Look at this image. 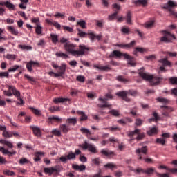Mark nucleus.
<instances>
[{
	"label": "nucleus",
	"mask_w": 177,
	"mask_h": 177,
	"mask_svg": "<svg viewBox=\"0 0 177 177\" xmlns=\"http://www.w3.org/2000/svg\"><path fill=\"white\" fill-rule=\"evenodd\" d=\"M77 45L73 44L70 42H67L64 44V48L66 52L71 53L72 56H75V57H80L81 56H84L85 55L86 50H89V48L86 47V46H79L80 50H75Z\"/></svg>",
	"instance_id": "1"
},
{
	"label": "nucleus",
	"mask_w": 177,
	"mask_h": 177,
	"mask_svg": "<svg viewBox=\"0 0 177 177\" xmlns=\"http://www.w3.org/2000/svg\"><path fill=\"white\" fill-rule=\"evenodd\" d=\"M138 74L143 80L151 81V85H160V84H161L164 80V77L151 75L146 73V72H145V68H141L139 69Z\"/></svg>",
	"instance_id": "2"
},
{
	"label": "nucleus",
	"mask_w": 177,
	"mask_h": 177,
	"mask_svg": "<svg viewBox=\"0 0 177 177\" xmlns=\"http://www.w3.org/2000/svg\"><path fill=\"white\" fill-rule=\"evenodd\" d=\"M111 57H117L118 59L124 57V59L128 60V64L131 66V67H135V66H136V64L135 63V58L129 55L128 53H121L118 50H113L111 54Z\"/></svg>",
	"instance_id": "3"
},
{
	"label": "nucleus",
	"mask_w": 177,
	"mask_h": 177,
	"mask_svg": "<svg viewBox=\"0 0 177 177\" xmlns=\"http://www.w3.org/2000/svg\"><path fill=\"white\" fill-rule=\"evenodd\" d=\"M128 95H131V96H137L138 91L136 90H128L116 93V96L121 97L124 102H131V100L128 97Z\"/></svg>",
	"instance_id": "4"
},
{
	"label": "nucleus",
	"mask_w": 177,
	"mask_h": 177,
	"mask_svg": "<svg viewBox=\"0 0 177 177\" xmlns=\"http://www.w3.org/2000/svg\"><path fill=\"white\" fill-rule=\"evenodd\" d=\"M127 135L129 138H130L131 140H135V139L138 141L142 140L145 139V133H140V129H136L134 131H128Z\"/></svg>",
	"instance_id": "5"
},
{
	"label": "nucleus",
	"mask_w": 177,
	"mask_h": 177,
	"mask_svg": "<svg viewBox=\"0 0 177 177\" xmlns=\"http://www.w3.org/2000/svg\"><path fill=\"white\" fill-rule=\"evenodd\" d=\"M111 99V93H109L105 95V97L102 98V97H100L98 98L99 102H102L101 104H97V107H100V109H106L107 107L110 108V105L109 103H107L108 100H110Z\"/></svg>",
	"instance_id": "6"
},
{
	"label": "nucleus",
	"mask_w": 177,
	"mask_h": 177,
	"mask_svg": "<svg viewBox=\"0 0 177 177\" xmlns=\"http://www.w3.org/2000/svg\"><path fill=\"white\" fill-rule=\"evenodd\" d=\"M113 9L114 10V13L111 15V19H117L118 23H121L124 21V17H118V12H120V9H121V6L118 5V3H114L113 5Z\"/></svg>",
	"instance_id": "7"
},
{
	"label": "nucleus",
	"mask_w": 177,
	"mask_h": 177,
	"mask_svg": "<svg viewBox=\"0 0 177 177\" xmlns=\"http://www.w3.org/2000/svg\"><path fill=\"white\" fill-rule=\"evenodd\" d=\"M63 169V167L60 165H55V167H46L44 169V171L45 174H49L50 175H57L59 172H61V171Z\"/></svg>",
	"instance_id": "8"
},
{
	"label": "nucleus",
	"mask_w": 177,
	"mask_h": 177,
	"mask_svg": "<svg viewBox=\"0 0 177 177\" xmlns=\"http://www.w3.org/2000/svg\"><path fill=\"white\" fill-rule=\"evenodd\" d=\"M162 32L164 33V36L160 37L161 42H165V44H169V42L172 41V38H175V36H174L169 32L163 30Z\"/></svg>",
	"instance_id": "9"
},
{
	"label": "nucleus",
	"mask_w": 177,
	"mask_h": 177,
	"mask_svg": "<svg viewBox=\"0 0 177 177\" xmlns=\"http://www.w3.org/2000/svg\"><path fill=\"white\" fill-rule=\"evenodd\" d=\"M83 150H88L91 153H93V154L97 153V149H96V146L87 143L85 142L82 146Z\"/></svg>",
	"instance_id": "10"
},
{
	"label": "nucleus",
	"mask_w": 177,
	"mask_h": 177,
	"mask_svg": "<svg viewBox=\"0 0 177 177\" xmlns=\"http://www.w3.org/2000/svg\"><path fill=\"white\" fill-rule=\"evenodd\" d=\"M68 160H75V153L73 151H70L66 156H61L59 158V161L62 162H67Z\"/></svg>",
	"instance_id": "11"
},
{
	"label": "nucleus",
	"mask_w": 177,
	"mask_h": 177,
	"mask_svg": "<svg viewBox=\"0 0 177 177\" xmlns=\"http://www.w3.org/2000/svg\"><path fill=\"white\" fill-rule=\"evenodd\" d=\"M177 6V3L172 1L169 0L167 3L165 4L164 6L162 7V9H167L169 12H171V13H174L172 12V8H176Z\"/></svg>",
	"instance_id": "12"
},
{
	"label": "nucleus",
	"mask_w": 177,
	"mask_h": 177,
	"mask_svg": "<svg viewBox=\"0 0 177 177\" xmlns=\"http://www.w3.org/2000/svg\"><path fill=\"white\" fill-rule=\"evenodd\" d=\"M36 66V67H39V63L30 60L29 62L26 63V68L29 73L32 71V67Z\"/></svg>",
	"instance_id": "13"
},
{
	"label": "nucleus",
	"mask_w": 177,
	"mask_h": 177,
	"mask_svg": "<svg viewBox=\"0 0 177 177\" xmlns=\"http://www.w3.org/2000/svg\"><path fill=\"white\" fill-rule=\"evenodd\" d=\"M136 154H138V159L139 160H142L143 158L142 157V154H147V147L144 146L141 149H138L136 151Z\"/></svg>",
	"instance_id": "14"
},
{
	"label": "nucleus",
	"mask_w": 177,
	"mask_h": 177,
	"mask_svg": "<svg viewBox=\"0 0 177 177\" xmlns=\"http://www.w3.org/2000/svg\"><path fill=\"white\" fill-rule=\"evenodd\" d=\"M48 124H53V122H62V118L58 116H50L48 118Z\"/></svg>",
	"instance_id": "15"
},
{
	"label": "nucleus",
	"mask_w": 177,
	"mask_h": 177,
	"mask_svg": "<svg viewBox=\"0 0 177 177\" xmlns=\"http://www.w3.org/2000/svg\"><path fill=\"white\" fill-rule=\"evenodd\" d=\"M30 129H31L33 131L34 135L35 136H37V138H39L41 136V129L37 126H30Z\"/></svg>",
	"instance_id": "16"
},
{
	"label": "nucleus",
	"mask_w": 177,
	"mask_h": 177,
	"mask_svg": "<svg viewBox=\"0 0 177 177\" xmlns=\"http://www.w3.org/2000/svg\"><path fill=\"white\" fill-rule=\"evenodd\" d=\"M8 89L12 92V95H14L15 97H17V99L20 97V91L16 89L15 86H8Z\"/></svg>",
	"instance_id": "17"
},
{
	"label": "nucleus",
	"mask_w": 177,
	"mask_h": 177,
	"mask_svg": "<svg viewBox=\"0 0 177 177\" xmlns=\"http://www.w3.org/2000/svg\"><path fill=\"white\" fill-rule=\"evenodd\" d=\"M46 22L47 24H50V26H54V27H55L57 30H60V28H62V25H60V24H59L57 21H52L47 19H46Z\"/></svg>",
	"instance_id": "18"
},
{
	"label": "nucleus",
	"mask_w": 177,
	"mask_h": 177,
	"mask_svg": "<svg viewBox=\"0 0 177 177\" xmlns=\"http://www.w3.org/2000/svg\"><path fill=\"white\" fill-rule=\"evenodd\" d=\"M0 131H3L2 136L3 138H12V135L9 134V131H6V126L0 124Z\"/></svg>",
	"instance_id": "19"
},
{
	"label": "nucleus",
	"mask_w": 177,
	"mask_h": 177,
	"mask_svg": "<svg viewBox=\"0 0 177 177\" xmlns=\"http://www.w3.org/2000/svg\"><path fill=\"white\" fill-rule=\"evenodd\" d=\"M159 63H161L163 67H172V63H171V62H169L167 58L160 59Z\"/></svg>",
	"instance_id": "20"
},
{
	"label": "nucleus",
	"mask_w": 177,
	"mask_h": 177,
	"mask_svg": "<svg viewBox=\"0 0 177 177\" xmlns=\"http://www.w3.org/2000/svg\"><path fill=\"white\" fill-rule=\"evenodd\" d=\"M72 168L75 169V171H79L80 172H82V171H85V169H86V166L84 165H72Z\"/></svg>",
	"instance_id": "21"
},
{
	"label": "nucleus",
	"mask_w": 177,
	"mask_h": 177,
	"mask_svg": "<svg viewBox=\"0 0 177 177\" xmlns=\"http://www.w3.org/2000/svg\"><path fill=\"white\" fill-rule=\"evenodd\" d=\"M94 68H97L98 70H101V71H109L111 70L110 66H102V65H93Z\"/></svg>",
	"instance_id": "22"
},
{
	"label": "nucleus",
	"mask_w": 177,
	"mask_h": 177,
	"mask_svg": "<svg viewBox=\"0 0 177 177\" xmlns=\"http://www.w3.org/2000/svg\"><path fill=\"white\" fill-rule=\"evenodd\" d=\"M124 19L126 20L127 24H132V12H131L130 10L127 12Z\"/></svg>",
	"instance_id": "23"
},
{
	"label": "nucleus",
	"mask_w": 177,
	"mask_h": 177,
	"mask_svg": "<svg viewBox=\"0 0 177 177\" xmlns=\"http://www.w3.org/2000/svg\"><path fill=\"white\" fill-rule=\"evenodd\" d=\"M7 30L12 35H15L16 37L19 35V30H17V29L15 28V27L13 26H7Z\"/></svg>",
	"instance_id": "24"
},
{
	"label": "nucleus",
	"mask_w": 177,
	"mask_h": 177,
	"mask_svg": "<svg viewBox=\"0 0 177 177\" xmlns=\"http://www.w3.org/2000/svg\"><path fill=\"white\" fill-rule=\"evenodd\" d=\"M135 44H136V41H132L130 44H116L115 46H118L119 48H133L135 46Z\"/></svg>",
	"instance_id": "25"
},
{
	"label": "nucleus",
	"mask_w": 177,
	"mask_h": 177,
	"mask_svg": "<svg viewBox=\"0 0 177 177\" xmlns=\"http://www.w3.org/2000/svg\"><path fill=\"white\" fill-rule=\"evenodd\" d=\"M66 69L67 65L66 64H62L59 67L58 73H59L62 75H64V74H66Z\"/></svg>",
	"instance_id": "26"
},
{
	"label": "nucleus",
	"mask_w": 177,
	"mask_h": 177,
	"mask_svg": "<svg viewBox=\"0 0 177 177\" xmlns=\"http://www.w3.org/2000/svg\"><path fill=\"white\" fill-rule=\"evenodd\" d=\"M71 100L68 98H63V97H58V98H55L53 100L54 103L55 104H57V103H64V102H70Z\"/></svg>",
	"instance_id": "27"
},
{
	"label": "nucleus",
	"mask_w": 177,
	"mask_h": 177,
	"mask_svg": "<svg viewBox=\"0 0 177 177\" xmlns=\"http://www.w3.org/2000/svg\"><path fill=\"white\" fill-rule=\"evenodd\" d=\"M45 153L43 152H36L35 153V157L33 158L35 162H38V161H41V157L44 156Z\"/></svg>",
	"instance_id": "28"
},
{
	"label": "nucleus",
	"mask_w": 177,
	"mask_h": 177,
	"mask_svg": "<svg viewBox=\"0 0 177 177\" xmlns=\"http://www.w3.org/2000/svg\"><path fill=\"white\" fill-rule=\"evenodd\" d=\"M66 122L68 125H75L77 122V118H69L66 119Z\"/></svg>",
	"instance_id": "29"
},
{
	"label": "nucleus",
	"mask_w": 177,
	"mask_h": 177,
	"mask_svg": "<svg viewBox=\"0 0 177 177\" xmlns=\"http://www.w3.org/2000/svg\"><path fill=\"white\" fill-rule=\"evenodd\" d=\"M136 6H139V5H143V6H146L147 5V0H136L133 2Z\"/></svg>",
	"instance_id": "30"
},
{
	"label": "nucleus",
	"mask_w": 177,
	"mask_h": 177,
	"mask_svg": "<svg viewBox=\"0 0 177 177\" xmlns=\"http://www.w3.org/2000/svg\"><path fill=\"white\" fill-rule=\"evenodd\" d=\"M1 145H6V146L8 147L10 149H13V143L10 141L5 140H0Z\"/></svg>",
	"instance_id": "31"
},
{
	"label": "nucleus",
	"mask_w": 177,
	"mask_h": 177,
	"mask_svg": "<svg viewBox=\"0 0 177 177\" xmlns=\"http://www.w3.org/2000/svg\"><path fill=\"white\" fill-rule=\"evenodd\" d=\"M1 145H6V146L8 147L10 149H13V143L10 141L5 140H0Z\"/></svg>",
	"instance_id": "32"
},
{
	"label": "nucleus",
	"mask_w": 177,
	"mask_h": 177,
	"mask_svg": "<svg viewBox=\"0 0 177 177\" xmlns=\"http://www.w3.org/2000/svg\"><path fill=\"white\" fill-rule=\"evenodd\" d=\"M77 114L81 115L80 121H86L88 120V116L84 113V111H77Z\"/></svg>",
	"instance_id": "33"
},
{
	"label": "nucleus",
	"mask_w": 177,
	"mask_h": 177,
	"mask_svg": "<svg viewBox=\"0 0 177 177\" xmlns=\"http://www.w3.org/2000/svg\"><path fill=\"white\" fill-rule=\"evenodd\" d=\"M60 131L63 132V133H67L68 131H70V128H68V126L67 124H61L59 127Z\"/></svg>",
	"instance_id": "34"
},
{
	"label": "nucleus",
	"mask_w": 177,
	"mask_h": 177,
	"mask_svg": "<svg viewBox=\"0 0 177 177\" xmlns=\"http://www.w3.org/2000/svg\"><path fill=\"white\" fill-rule=\"evenodd\" d=\"M80 131L82 132V133H83V135H86V136H87L88 138H89V136L92 135V133H91V131H89V130L86 128L82 127L80 129Z\"/></svg>",
	"instance_id": "35"
},
{
	"label": "nucleus",
	"mask_w": 177,
	"mask_h": 177,
	"mask_svg": "<svg viewBox=\"0 0 177 177\" xmlns=\"http://www.w3.org/2000/svg\"><path fill=\"white\" fill-rule=\"evenodd\" d=\"M55 56L57 57H62V59H68V55L64 53L61 52V51L57 52L55 53Z\"/></svg>",
	"instance_id": "36"
},
{
	"label": "nucleus",
	"mask_w": 177,
	"mask_h": 177,
	"mask_svg": "<svg viewBox=\"0 0 177 177\" xmlns=\"http://www.w3.org/2000/svg\"><path fill=\"white\" fill-rule=\"evenodd\" d=\"M156 169L154 167H149L147 169H144V174H147V175H153L154 174V171Z\"/></svg>",
	"instance_id": "37"
},
{
	"label": "nucleus",
	"mask_w": 177,
	"mask_h": 177,
	"mask_svg": "<svg viewBox=\"0 0 177 177\" xmlns=\"http://www.w3.org/2000/svg\"><path fill=\"white\" fill-rule=\"evenodd\" d=\"M35 32L37 35H42V26H41V25L37 24V26L35 27Z\"/></svg>",
	"instance_id": "38"
},
{
	"label": "nucleus",
	"mask_w": 177,
	"mask_h": 177,
	"mask_svg": "<svg viewBox=\"0 0 177 177\" xmlns=\"http://www.w3.org/2000/svg\"><path fill=\"white\" fill-rule=\"evenodd\" d=\"M147 135H149V136H153V135H157V128H151L149 131H147Z\"/></svg>",
	"instance_id": "39"
},
{
	"label": "nucleus",
	"mask_w": 177,
	"mask_h": 177,
	"mask_svg": "<svg viewBox=\"0 0 177 177\" xmlns=\"http://www.w3.org/2000/svg\"><path fill=\"white\" fill-rule=\"evenodd\" d=\"M18 48H19L22 50H31L32 49V47H31V46L21 45V44H19Z\"/></svg>",
	"instance_id": "40"
},
{
	"label": "nucleus",
	"mask_w": 177,
	"mask_h": 177,
	"mask_svg": "<svg viewBox=\"0 0 177 177\" xmlns=\"http://www.w3.org/2000/svg\"><path fill=\"white\" fill-rule=\"evenodd\" d=\"M161 109H163V111H167V113H172L174 111V108L171 106H161Z\"/></svg>",
	"instance_id": "41"
},
{
	"label": "nucleus",
	"mask_w": 177,
	"mask_h": 177,
	"mask_svg": "<svg viewBox=\"0 0 177 177\" xmlns=\"http://www.w3.org/2000/svg\"><path fill=\"white\" fill-rule=\"evenodd\" d=\"M157 100L160 102V103H163L164 104H167L168 103H169V100L167 99V98H164L162 97H158Z\"/></svg>",
	"instance_id": "42"
},
{
	"label": "nucleus",
	"mask_w": 177,
	"mask_h": 177,
	"mask_svg": "<svg viewBox=\"0 0 177 177\" xmlns=\"http://www.w3.org/2000/svg\"><path fill=\"white\" fill-rule=\"evenodd\" d=\"M50 37L53 44H57V42H59V37H57V35L51 34Z\"/></svg>",
	"instance_id": "43"
},
{
	"label": "nucleus",
	"mask_w": 177,
	"mask_h": 177,
	"mask_svg": "<svg viewBox=\"0 0 177 177\" xmlns=\"http://www.w3.org/2000/svg\"><path fill=\"white\" fill-rule=\"evenodd\" d=\"M117 80L118 81H120V82H123V84H127V82H129V80L128 79H125L123 76L122 75H119L117 77Z\"/></svg>",
	"instance_id": "44"
},
{
	"label": "nucleus",
	"mask_w": 177,
	"mask_h": 177,
	"mask_svg": "<svg viewBox=\"0 0 177 177\" xmlns=\"http://www.w3.org/2000/svg\"><path fill=\"white\" fill-rule=\"evenodd\" d=\"M30 110H31L32 113L33 114H35V115H41V111L34 108V107H29Z\"/></svg>",
	"instance_id": "45"
},
{
	"label": "nucleus",
	"mask_w": 177,
	"mask_h": 177,
	"mask_svg": "<svg viewBox=\"0 0 177 177\" xmlns=\"http://www.w3.org/2000/svg\"><path fill=\"white\" fill-rule=\"evenodd\" d=\"M6 6L10 10H15V6L14 4H12V3L9 1H6Z\"/></svg>",
	"instance_id": "46"
},
{
	"label": "nucleus",
	"mask_w": 177,
	"mask_h": 177,
	"mask_svg": "<svg viewBox=\"0 0 177 177\" xmlns=\"http://www.w3.org/2000/svg\"><path fill=\"white\" fill-rule=\"evenodd\" d=\"M20 68V66L19 65H14L12 67L10 68L8 71V73H15L17 70Z\"/></svg>",
	"instance_id": "47"
},
{
	"label": "nucleus",
	"mask_w": 177,
	"mask_h": 177,
	"mask_svg": "<svg viewBox=\"0 0 177 177\" xmlns=\"http://www.w3.org/2000/svg\"><path fill=\"white\" fill-rule=\"evenodd\" d=\"M143 122H145L143 120L137 118L135 122V125H136V127H142V125H143Z\"/></svg>",
	"instance_id": "48"
},
{
	"label": "nucleus",
	"mask_w": 177,
	"mask_h": 177,
	"mask_svg": "<svg viewBox=\"0 0 177 177\" xmlns=\"http://www.w3.org/2000/svg\"><path fill=\"white\" fill-rule=\"evenodd\" d=\"M154 26V21H150L145 24L144 27L145 28H151Z\"/></svg>",
	"instance_id": "49"
},
{
	"label": "nucleus",
	"mask_w": 177,
	"mask_h": 177,
	"mask_svg": "<svg viewBox=\"0 0 177 177\" xmlns=\"http://www.w3.org/2000/svg\"><path fill=\"white\" fill-rule=\"evenodd\" d=\"M77 26H80L82 28H86V22L84 20H80L77 23Z\"/></svg>",
	"instance_id": "50"
},
{
	"label": "nucleus",
	"mask_w": 177,
	"mask_h": 177,
	"mask_svg": "<svg viewBox=\"0 0 177 177\" xmlns=\"http://www.w3.org/2000/svg\"><path fill=\"white\" fill-rule=\"evenodd\" d=\"M30 160H27L26 158H22L19 160V164L21 165H24V164H30Z\"/></svg>",
	"instance_id": "51"
},
{
	"label": "nucleus",
	"mask_w": 177,
	"mask_h": 177,
	"mask_svg": "<svg viewBox=\"0 0 177 177\" xmlns=\"http://www.w3.org/2000/svg\"><path fill=\"white\" fill-rule=\"evenodd\" d=\"M4 175H7L8 176H15V174L14 171H11L10 170H4L3 171Z\"/></svg>",
	"instance_id": "52"
},
{
	"label": "nucleus",
	"mask_w": 177,
	"mask_h": 177,
	"mask_svg": "<svg viewBox=\"0 0 177 177\" xmlns=\"http://www.w3.org/2000/svg\"><path fill=\"white\" fill-rule=\"evenodd\" d=\"M153 115L154 118L149 119V122L158 121V120H160V117L158 116V114H157L156 112H153Z\"/></svg>",
	"instance_id": "53"
},
{
	"label": "nucleus",
	"mask_w": 177,
	"mask_h": 177,
	"mask_svg": "<svg viewBox=\"0 0 177 177\" xmlns=\"http://www.w3.org/2000/svg\"><path fill=\"white\" fill-rule=\"evenodd\" d=\"M77 35H79V37H80V38H84V37H85V35H88V34L82 30H81V29L77 28Z\"/></svg>",
	"instance_id": "54"
},
{
	"label": "nucleus",
	"mask_w": 177,
	"mask_h": 177,
	"mask_svg": "<svg viewBox=\"0 0 177 177\" xmlns=\"http://www.w3.org/2000/svg\"><path fill=\"white\" fill-rule=\"evenodd\" d=\"M52 133L55 136H62V132L57 129L53 130Z\"/></svg>",
	"instance_id": "55"
},
{
	"label": "nucleus",
	"mask_w": 177,
	"mask_h": 177,
	"mask_svg": "<svg viewBox=\"0 0 177 177\" xmlns=\"http://www.w3.org/2000/svg\"><path fill=\"white\" fill-rule=\"evenodd\" d=\"M111 115H114V117H120V115H121L120 114V111L115 110V109H112L111 110Z\"/></svg>",
	"instance_id": "56"
},
{
	"label": "nucleus",
	"mask_w": 177,
	"mask_h": 177,
	"mask_svg": "<svg viewBox=\"0 0 177 177\" xmlns=\"http://www.w3.org/2000/svg\"><path fill=\"white\" fill-rule=\"evenodd\" d=\"M62 28L65 31H68V32H74V29H73V28H71V27L62 26Z\"/></svg>",
	"instance_id": "57"
},
{
	"label": "nucleus",
	"mask_w": 177,
	"mask_h": 177,
	"mask_svg": "<svg viewBox=\"0 0 177 177\" xmlns=\"http://www.w3.org/2000/svg\"><path fill=\"white\" fill-rule=\"evenodd\" d=\"M84 177H111L110 175L109 176H102V174H100V173L94 174V175H86L84 176Z\"/></svg>",
	"instance_id": "58"
},
{
	"label": "nucleus",
	"mask_w": 177,
	"mask_h": 177,
	"mask_svg": "<svg viewBox=\"0 0 177 177\" xmlns=\"http://www.w3.org/2000/svg\"><path fill=\"white\" fill-rule=\"evenodd\" d=\"M5 77L6 78H9V71L7 72H1L0 73V77L3 78Z\"/></svg>",
	"instance_id": "59"
},
{
	"label": "nucleus",
	"mask_w": 177,
	"mask_h": 177,
	"mask_svg": "<svg viewBox=\"0 0 177 177\" xmlns=\"http://www.w3.org/2000/svg\"><path fill=\"white\" fill-rule=\"evenodd\" d=\"M87 35H88V38L91 39V42H93V41H95V38H96V35H94L93 32L88 33Z\"/></svg>",
	"instance_id": "60"
},
{
	"label": "nucleus",
	"mask_w": 177,
	"mask_h": 177,
	"mask_svg": "<svg viewBox=\"0 0 177 177\" xmlns=\"http://www.w3.org/2000/svg\"><path fill=\"white\" fill-rule=\"evenodd\" d=\"M6 59H8V60H15L16 55L13 54H7Z\"/></svg>",
	"instance_id": "61"
},
{
	"label": "nucleus",
	"mask_w": 177,
	"mask_h": 177,
	"mask_svg": "<svg viewBox=\"0 0 177 177\" xmlns=\"http://www.w3.org/2000/svg\"><path fill=\"white\" fill-rule=\"evenodd\" d=\"M3 95L8 97L13 96V94L12 93V90L10 89H8V91H3Z\"/></svg>",
	"instance_id": "62"
},
{
	"label": "nucleus",
	"mask_w": 177,
	"mask_h": 177,
	"mask_svg": "<svg viewBox=\"0 0 177 177\" xmlns=\"http://www.w3.org/2000/svg\"><path fill=\"white\" fill-rule=\"evenodd\" d=\"M121 32H122L123 34L128 35V34H129V28H128V27H123V28L121 29Z\"/></svg>",
	"instance_id": "63"
},
{
	"label": "nucleus",
	"mask_w": 177,
	"mask_h": 177,
	"mask_svg": "<svg viewBox=\"0 0 177 177\" xmlns=\"http://www.w3.org/2000/svg\"><path fill=\"white\" fill-rule=\"evenodd\" d=\"M76 80L77 81H79V82H85V77L82 75H78Z\"/></svg>",
	"instance_id": "64"
}]
</instances>
